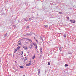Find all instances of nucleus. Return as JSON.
Wrapping results in <instances>:
<instances>
[{"instance_id":"obj_1","label":"nucleus","mask_w":76,"mask_h":76,"mask_svg":"<svg viewBox=\"0 0 76 76\" xmlns=\"http://www.w3.org/2000/svg\"><path fill=\"white\" fill-rule=\"evenodd\" d=\"M70 21L71 22V23H75L76 22L75 20H70Z\"/></svg>"},{"instance_id":"obj_2","label":"nucleus","mask_w":76,"mask_h":76,"mask_svg":"<svg viewBox=\"0 0 76 76\" xmlns=\"http://www.w3.org/2000/svg\"><path fill=\"white\" fill-rule=\"evenodd\" d=\"M32 46H33V45L32 43H31L29 46V48H30V49H32Z\"/></svg>"},{"instance_id":"obj_3","label":"nucleus","mask_w":76,"mask_h":76,"mask_svg":"<svg viewBox=\"0 0 76 76\" xmlns=\"http://www.w3.org/2000/svg\"><path fill=\"white\" fill-rule=\"evenodd\" d=\"M30 33H31V34H29L28 33H27V35H30L31 36V35H32V32H31Z\"/></svg>"},{"instance_id":"obj_4","label":"nucleus","mask_w":76,"mask_h":76,"mask_svg":"<svg viewBox=\"0 0 76 76\" xmlns=\"http://www.w3.org/2000/svg\"><path fill=\"white\" fill-rule=\"evenodd\" d=\"M37 44H35V48H36V50H37V51H38V49H37Z\"/></svg>"},{"instance_id":"obj_5","label":"nucleus","mask_w":76,"mask_h":76,"mask_svg":"<svg viewBox=\"0 0 76 76\" xmlns=\"http://www.w3.org/2000/svg\"><path fill=\"white\" fill-rule=\"evenodd\" d=\"M32 17H31L30 18H29V20H27L28 21H31V20H32Z\"/></svg>"},{"instance_id":"obj_6","label":"nucleus","mask_w":76,"mask_h":76,"mask_svg":"<svg viewBox=\"0 0 76 76\" xmlns=\"http://www.w3.org/2000/svg\"><path fill=\"white\" fill-rule=\"evenodd\" d=\"M20 48V46H18L17 48L16 49L17 50H19V49Z\"/></svg>"},{"instance_id":"obj_7","label":"nucleus","mask_w":76,"mask_h":76,"mask_svg":"<svg viewBox=\"0 0 76 76\" xmlns=\"http://www.w3.org/2000/svg\"><path fill=\"white\" fill-rule=\"evenodd\" d=\"M63 48H59V50L60 52H61V50H62V49Z\"/></svg>"},{"instance_id":"obj_8","label":"nucleus","mask_w":76,"mask_h":76,"mask_svg":"<svg viewBox=\"0 0 76 76\" xmlns=\"http://www.w3.org/2000/svg\"><path fill=\"white\" fill-rule=\"evenodd\" d=\"M68 54H70L71 56H72V53H71V52H70V51L68 52Z\"/></svg>"},{"instance_id":"obj_9","label":"nucleus","mask_w":76,"mask_h":76,"mask_svg":"<svg viewBox=\"0 0 76 76\" xmlns=\"http://www.w3.org/2000/svg\"><path fill=\"white\" fill-rule=\"evenodd\" d=\"M35 55H34L32 57V59H34L35 58Z\"/></svg>"},{"instance_id":"obj_10","label":"nucleus","mask_w":76,"mask_h":76,"mask_svg":"<svg viewBox=\"0 0 76 76\" xmlns=\"http://www.w3.org/2000/svg\"><path fill=\"white\" fill-rule=\"evenodd\" d=\"M25 39H26L27 40H28V41H30V39L29 38H25Z\"/></svg>"},{"instance_id":"obj_11","label":"nucleus","mask_w":76,"mask_h":76,"mask_svg":"<svg viewBox=\"0 0 76 76\" xmlns=\"http://www.w3.org/2000/svg\"><path fill=\"white\" fill-rule=\"evenodd\" d=\"M17 51V49H15V51H14V53H16V52Z\"/></svg>"},{"instance_id":"obj_12","label":"nucleus","mask_w":76,"mask_h":76,"mask_svg":"<svg viewBox=\"0 0 76 76\" xmlns=\"http://www.w3.org/2000/svg\"><path fill=\"white\" fill-rule=\"evenodd\" d=\"M23 51H22L21 52V55H22L23 54Z\"/></svg>"},{"instance_id":"obj_13","label":"nucleus","mask_w":76,"mask_h":76,"mask_svg":"<svg viewBox=\"0 0 76 76\" xmlns=\"http://www.w3.org/2000/svg\"><path fill=\"white\" fill-rule=\"evenodd\" d=\"M27 18H25L24 19L25 20V21H28V20L27 19L26 20V19Z\"/></svg>"},{"instance_id":"obj_14","label":"nucleus","mask_w":76,"mask_h":76,"mask_svg":"<svg viewBox=\"0 0 76 76\" xmlns=\"http://www.w3.org/2000/svg\"><path fill=\"white\" fill-rule=\"evenodd\" d=\"M21 45V43H20L18 44L17 46H19V45Z\"/></svg>"},{"instance_id":"obj_15","label":"nucleus","mask_w":76,"mask_h":76,"mask_svg":"<svg viewBox=\"0 0 76 76\" xmlns=\"http://www.w3.org/2000/svg\"><path fill=\"white\" fill-rule=\"evenodd\" d=\"M68 66V65L67 64H66L65 65V67H67Z\"/></svg>"},{"instance_id":"obj_16","label":"nucleus","mask_w":76,"mask_h":76,"mask_svg":"<svg viewBox=\"0 0 76 76\" xmlns=\"http://www.w3.org/2000/svg\"><path fill=\"white\" fill-rule=\"evenodd\" d=\"M45 27H46V28H48V26L47 25H45Z\"/></svg>"},{"instance_id":"obj_17","label":"nucleus","mask_w":76,"mask_h":76,"mask_svg":"<svg viewBox=\"0 0 76 76\" xmlns=\"http://www.w3.org/2000/svg\"><path fill=\"white\" fill-rule=\"evenodd\" d=\"M64 37H65V38H66V34H64Z\"/></svg>"},{"instance_id":"obj_18","label":"nucleus","mask_w":76,"mask_h":76,"mask_svg":"<svg viewBox=\"0 0 76 76\" xmlns=\"http://www.w3.org/2000/svg\"><path fill=\"white\" fill-rule=\"evenodd\" d=\"M26 29H28V28H29V26H27L26 27Z\"/></svg>"},{"instance_id":"obj_19","label":"nucleus","mask_w":76,"mask_h":76,"mask_svg":"<svg viewBox=\"0 0 76 76\" xmlns=\"http://www.w3.org/2000/svg\"><path fill=\"white\" fill-rule=\"evenodd\" d=\"M20 68L21 69H22V68H24V67L22 66H20Z\"/></svg>"},{"instance_id":"obj_20","label":"nucleus","mask_w":76,"mask_h":76,"mask_svg":"<svg viewBox=\"0 0 76 76\" xmlns=\"http://www.w3.org/2000/svg\"><path fill=\"white\" fill-rule=\"evenodd\" d=\"M32 44L34 45V46H35V44H35L34 43H32Z\"/></svg>"},{"instance_id":"obj_21","label":"nucleus","mask_w":76,"mask_h":76,"mask_svg":"<svg viewBox=\"0 0 76 76\" xmlns=\"http://www.w3.org/2000/svg\"><path fill=\"white\" fill-rule=\"evenodd\" d=\"M29 65H30L29 64H26V66H29Z\"/></svg>"},{"instance_id":"obj_22","label":"nucleus","mask_w":76,"mask_h":76,"mask_svg":"<svg viewBox=\"0 0 76 76\" xmlns=\"http://www.w3.org/2000/svg\"><path fill=\"white\" fill-rule=\"evenodd\" d=\"M24 49L25 50H27V46H25V48Z\"/></svg>"},{"instance_id":"obj_23","label":"nucleus","mask_w":76,"mask_h":76,"mask_svg":"<svg viewBox=\"0 0 76 76\" xmlns=\"http://www.w3.org/2000/svg\"><path fill=\"white\" fill-rule=\"evenodd\" d=\"M59 14H63V12H59Z\"/></svg>"},{"instance_id":"obj_24","label":"nucleus","mask_w":76,"mask_h":76,"mask_svg":"<svg viewBox=\"0 0 76 76\" xmlns=\"http://www.w3.org/2000/svg\"><path fill=\"white\" fill-rule=\"evenodd\" d=\"M42 48H41L40 52L41 53V52H42Z\"/></svg>"},{"instance_id":"obj_25","label":"nucleus","mask_w":76,"mask_h":76,"mask_svg":"<svg viewBox=\"0 0 76 76\" xmlns=\"http://www.w3.org/2000/svg\"><path fill=\"white\" fill-rule=\"evenodd\" d=\"M26 60H27V57H26L24 58Z\"/></svg>"},{"instance_id":"obj_26","label":"nucleus","mask_w":76,"mask_h":76,"mask_svg":"<svg viewBox=\"0 0 76 76\" xmlns=\"http://www.w3.org/2000/svg\"><path fill=\"white\" fill-rule=\"evenodd\" d=\"M38 72L40 73V69H38Z\"/></svg>"},{"instance_id":"obj_27","label":"nucleus","mask_w":76,"mask_h":76,"mask_svg":"<svg viewBox=\"0 0 76 76\" xmlns=\"http://www.w3.org/2000/svg\"><path fill=\"white\" fill-rule=\"evenodd\" d=\"M13 26L14 28H16V25H13Z\"/></svg>"},{"instance_id":"obj_28","label":"nucleus","mask_w":76,"mask_h":76,"mask_svg":"<svg viewBox=\"0 0 76 76\" xmlns=\"http://www.w3.org/2000/svg\"><path fill=\"white\" fill-rule=\"evenodd\" d=\"M40 38L42 40V41H44V40L43 39H42L41 37H40Z\"/></svg>"},{"instance_id":"obj_29","label":"nucleus","mask_w":76,"mask_h":76,"mask_svg":"<svg viewBox=\"0 0 76 76\" xmlns=\"http://www.w3.org/2000/svg\"><path fill=\"white\" fill-rule=\"evenodd\" d=\"M36 41L38 43V40H37V39H36Z\"/></svg>"},{"instance_id":"obj_30","label":"nucleus","mask_w":76,"mask_h":76,"mask_svg":"<svg viewBox=\"0 0 76 76\" xmlns=\"http://www.w3.org/2000/svg\"><path fill=\"white\" fill-rule=\"evenodd\" d=\"M48 65H50V62H48Z\"/></svg>"},{"instance_id":"obj_31","label":"nucleus","mask_w":76,"mask_h":76,"mask_svg":"<svg viewBox=\"0 0 76 76\" xmlns=\"http://www.w3.org/2000/svg\"><path fill=\"white\" fill-rule=\"evenodd\" d=\"M29 41H31V42H32V40H31V39H30V40H29Z\"/></svg>"},{"instance_id":"obj_32","label":"nucleus","mask_w":76,"mask_h":76,"mask_svg":"<svg viewBox=\"0 0 76 76\" xmlns=\"http://www.w3.org/2000/svg\"><path fill=\"white\" fill-rule=\"evenodd\" d=\"M7 36V33H6L5 35V37H6V36Z\"/></svg>"},{"instance_id":"obj_33","label":"nucleus","mask_w":76,"mask_h":76,"mask_svg":"<svg viewBox=\"0 0 76 76\" xmlns=\"http://www.w3.org/2000/svg\"><path fill=\"white\" fill-rule=\"evenodd\" d=\"M24 58H21V60H24Z\"/></svg>"},{"instance_id":"obj_34","label":"nucleus","mask_w":76,"mask_h":76,"mask_svg":"<svg viewBox=\"0 0 76 76\" xmlns=\"http://www.w3.org/2000/svg\"><path fill=\"white\" fill-rule=\"evenodd\" d=\"M67 19H69V17H67Z\"/></svg>"},{"instance_id":"obj_35","label":"nucleus","mask_w":76,"mask_h":76,"mask_svg":"<svg viewBox=\"0 0 76 76\" xmlns=\"http://www.w3.org/2000/svg\"><path fill=\"white\" fill-rule=\"evenodd\" d=\"M40 74V72H38V75H39Z\"/></svg>"},{"instance_id":"obj_36","label":"nucleus","mask_w":76,"mask_h":76,"mask_svg":"<svg viewBox=\"0 0 76 76\" xmlns=\"http://www.w3.org/2000/svg\"><path fill=\"white\" fill-rule=\"evenodd\" d=\"M42 55H41L40 56V58H41V57L42 56Z\"/></svg>"},{"instance_id":"obj_37","label":"nucleus","mask_w":76,"mask_h":76,"mask_svg":"<svg viewBox=\"0 0 76 76\" xmlns=\"http://www.w3.org/2000/svg\"><path fill=\"white\" fill-rule=\"evenodd\" d=\"M26 61V59H24V61Z\"/></svg>"},{"instance_id":"obj_38","label":"nucleus","mask_w":76,"mask_h":76,"mask_svg":"<svg viewBox=\"0 0 76 76\" xmlns=\"http://www.w3.org/2000/svg\"><path fill=\"white\" fill-rule=\"evenodd\" d=\"M26 4H27L26 3H25L24 4H25V5H26Z\"/></svg>"},{"instance_id":"obj_39","label":"nucleus","mask_w":76,"mask_h":76,"mask_svg":"<svg viewBox=\"0 0 76 76\" xmlns=\"http://www.w3.org/2000/svg\"><path fill=\"white\" fill-rule=\"evenodd\" d=\"M25 48V46H23V48Z\"/></svg>"},{"instance_id":"obj_40","label":"nucleus","mask_w":76,"mask_h":76,"mask_svg":"<svg viewBox=\"0 0 76 76\" xmlns=\"http://www.w3.org/2000/svg\"><path fill=\"white\" fill-rule=\"evenodd\" d=\"M27 53H28V54H29V52H27Z\"/></svg>"},{"instance_id":"obj_41","label":"nucleus","mask_w":76,"mask_h":76,"mask_svg":"<svg viewBox=\"0 0 76 76\" xmlns=\"http://www.w3.org/2000/svg\"><path fill=\"white\" fill-rule=\"evenodd\" d=\"M31 60H30L29 61V63H31Z\"/></svg>"},{"instance_id":"obj_42","label":"nucleus","mask_w":76,"mask_h":76,"mask_svg":"<svg viewBox=\"0 0 76 76\" xmlns=\"http://www.w3.org/2000/svg\"><path fill=\"white\" fill-rule=\"evenodd\" d=\"M28 64L30 65L31 64V62H29V63Z\"/></svg>"},{"instance_id":"obj_43","label":"nucleus","mask_w":76,"mask_h":76,"mask_svg":"<svg viewBox=\"0 0 76 76\" xmlns=\"http://www.w3.org/2000/svg\"><path fill=\"white\" fill-rule=\"evenodd\" d=\"M23 57V56H21V57Z\"/></svg>"},{"instance_id":"obj_44","label":"nucleus","mask_w":76,"mask_h":76,"mask_svg":"<svg viewBox=\"0 0 76 76\" xmlns=\"http://www.w3.org/2000/svg\"><path fill=\"white\" fill-rule=\"evenodd\" d=\"M69 58H70V56H69Z\"/></svg>"},{"instance_id":"obj_45","label":"nucleus","mask_w":76,"mask_h":76,"mask_svg":"<svg viewBox=\"0 0 76 76\" xmlns=\"http://www.w3.org/2000/svg\"><path fill=\"white\" fill-rule=\"evenodd\" d=\"M23 76H25V75H23Z\"/></svg>"},{"instance_id":"obj_46","label":"nucleus","mask_w":76,"mask_h":76,"mask_svg":"<svg viewBox=\"0 0 76 76\" xmlns=\"http://www.w3.org/2000/svg\"><path fill=\"white\" fill-rule=\"evenodd\" d=\"M32 18H33V17H31V19H33Z\"/></svg>"},{"instance_id":"obj_47","label":"nucleus","mask_w":76,"mask_h":76,"mask_svg":"<svg viewBox=\"0 0 76 76\" xmlns=\"http://www.w3.org/2000/svg\"><path fill=\"white\" fill-rule=\"evenodd\" d=\"M34 39H35V37H34Z\"/></svg>"},{"instance_id":"obj_48","label":"nucleus","mask_w":76,"mask_h":76,"mask_svg":"<svg viewBox=\"0 0 76 76\" xmlns=\"http://www.w3.org/2000/svg\"><path fill=\"white\" fill-rule=\"evenodd\" d=\"M15 62H16V61H15Z\"/></svg>"},{"instance_id":"obj_49","label":"nucleus","mask_w":76,"mask_h":76,"mask_svg":"<svg viewBox=\"0 0 76 76\" xmlns=\"http://www.w3.org/2000/svg\"><path fill=\"white\" fill-rule=\"evenodd\" d=\"M34 34V35H35V34Z\"/></svg>"},{"instance_id":"obj_50","label":"nucleus","mask_w":76,"mask_h":76,"mask_svg":"<svg viewBox=\"0 0 76 76\" xmlns=\"http://www.w3.org/2000/svg\"><path fill=\"white\" fill-rule=\"evenodd\" d=\"M18 42H19V41Z\"/></svg>"}]
</instances>
